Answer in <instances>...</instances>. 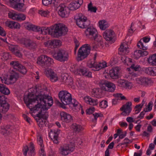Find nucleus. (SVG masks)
Returning <instances> with one entry per match:
<instances>
[{
    "instance_id": "nucleus-1",
    "label": "nucleus",
    "mask_w": 156,
    "mask_h": 156,
    "mask_svg": "<svg viewBox=\"0 0 156 156\" xmlns=\"http://www.w3.org/2000/svg\"><path fill=\"white\" fill-rule=\"evenodd\" d=\"M23 99L27 107L34 112L48 110L53 103L52 97L45 94H39L35 97L34 94L29 93L27 95L24 96Z\"/></svg>"
},
{
    "instance_id": "nucleus-2",
    "label": "nucleus",
    "mask_w": 156,
    "mask_h": 156,
    "mask_svg": "<svg viewBox=\"0 0 156 156\" xmlns=\"http://www.w3.org/2000/svg\"><path fill=\"white\" fill-rule=\"evenodd\" d=\"M68 29L64 24L62 23L56 24L54 27L49 28L42 27L41 34L46 35L47 34L54 37L58 38L67 34Z\"/></svg>"
},
{
    "instance_id": "nucleus-3",
    "label": "nucleus",
    "mask_w": 156,
    "mask_h": 156,
    "mask_svg": "<svg viewBox=\"0 0 156 156\" xmlns=\"http://www.w3.org/2000/svg\"><path fill=\"white\" fill-rule=\"evenodd\" d=\"M59 98L62 102L61 106L62 108H65L66 105H71L73 107H76L78 104V102L75 99H72L71 94L67 91L62 90L58 94Z\"/></svg>"
},
{
    "instance_id": "nucleus-4",
    "label": "nucleus",
    "mask_w": 156,
    "mask_h": 156,
    "mask_svg": "<svg viewBox=\"0 0 156 156\" xmlns=\"http://www.w3.org/2000/svg\"><path fill=\"white\" fill-rule=\"evenodd\" d=\"M74 20L76 21V25L80 28H87L90 26V21L82 13H80L75 16Z\"/></svg>"
},
{
    "instance_id": "nucleus-5",
    "label": "nucleus",
    "mask_w": 156,
    "mask_h": 156,
    "mask_svg": "<svg viewBox=\"0 0 156 156\" xmlns=\"http://www.w3.org/2000/svg\"><path fill=\"white\" fill-rule=\"evenodd\" d=\"M92 47L89 44H85L79 49L78 52V60L81 61L86 58L90 53Z\"/></svg>"
},
{
    "instance_id": "nucleus-6",
    "label": "nucleus",
    "mask_w": 156,
    "mask_h": 156,
    "mask_svg": "<svg viewBox=\"0 0 156 156\" xmlns=\"http://www.w3.org/2000/svg\"><path fill=\"white\" fill-rule=\"evenodd\" d=\"M53 57L56 60L61 62H64L68 60L69 55L66 50L59 49L53 54Z\"/></svg>"
},
{
    "instance_id": "nucleus-7",
    "label": "nucleus",
    "mask_w": 156,
    "mask_h": 156,
    "mask_svg": "<svg viewBox=\"0 0 156 156\" xmlns=\"http://www.w3.org/2000/svg\"><path fill=\"white\" fill-rule=\"evenodd\" d=\"M101 88L102 90L109 92H113L115 90V85L106 80H102L99 82Z\"/></svg>"
},
{
    "instance_id": "nucleus-8",
    "label": "nucleus",
    "mask_w": 156,
    "mask_h": 156,
    "mask_svg": "<svg viewBox=\"0 0 156 156\" xmlns=\"http://www.w3.org/2000/svg\"><path fill=\"white\" fill-rule=\"evenodd\" d=\"M17 41L18 43L22 44L30 49H34L37 47V44L35 42L24 37L17 38Z\"/></svg>"
},
{
    "instance_id": "nucleus-9",
    "label": "nucleus",
    "mask_w": 156,
    "mask_h": 156,
    "mask_svg": "<svg viewBox=\"0 0 156 156\" xmlns=\"http://www.w3.org/2000/svg\"><path fill=\"white\" fill-rule=\"evenodd\" d=\"M37 63L41 66H49L54 63L51 58L46 55H42L37 58Z\"/></svg>"
},
{
    "instance_id": "nucleus-10",
    "label": "nucleus",
    "mask_w": 156,
    "mask_h": 156,
    "mask_svg": "<svg viewBox=\"0 0 156 156\" xmlns=\"http://www.w3.org/2000/svg\"><path fill=\"white\" fill-rule=\"evenodd\" d=\"M75 149V146L73 143L69 144H65L61 146L59 150L61 154L63 155H67L73 152Z\"/></svg>"
},
{
    "instance_id": "nucleus-11",
    "label": "nucleus",
    "mask_w": 156,
    "mask_h": 156,
    "mask_svg": "<svg viewBox=\"0 0 156 156\" xmlns=\"http://www.w3.org/2000/svg\"><path fill=\"white\" fill-rule=\"evenodd\" d=\"M91 40H94L96 42L90 45L92 47L93 50H96L98 48H102L104 46L102 37L98 34Z\"/></svg>"
},
{
    "instance_id": "nucleus-12",
    "label": "nucleus",
    "mask_w": 156,
    "mask_h": 156,
    "mask_svg": "<svg viewBox=\"0 0 156 156\" xmlns=\"http://www.w3.org/2000/svg\"><path fill=\"white\" fill-rule=\"evenodd\" d=\"M87 66L90 68H92L94 71H97L107 67V63L104 61L100 62L98 64L96 62H90L87 63Z\"/></svg>"
},
{
    "instance_id": "nucleus-13",
    "label": "nucleus",
    "mask_w": 156,
    "mask_h": 156,
    "mask_svg": "<svg viewBox=\"0 0 156 156\" xmlns=\"http://www.w3.org/2000/svg\"><path fill=\"white\" fill-rule=\"evenodd\" d=\"M10 65L14 69H16L23 75L25 74L27 72L25 67L20 64L18 61H12L10 62Z\"/></svg>"
},
{
    "instance_id": "nucleus-14",
    "label": "nucleus",
    "mask_w": 156,
    "mask_h": 156,
    "mask_svg": "<svg viewBox=\"0 0 156 156\" xmlns=\"http://www.w3.org/2000/svg\"><path fill=\"white\" fill-rule=\"evenodd\" d=\"M59 8L58 13L62 17H67L70 13V9L68 7H66L64 4H61L58 7Z\"/></svg>"
},
{
    "instance_id": "nucleus-15",
    "label": "nucleus",
    "mask_w": 156,
    "mask_h": 156,
    "mask_svg": "<svg viewBox=\"0 0 156 156\" xmlns=\"http://www.w3.org/2000/svg\"><path fill=\"white\" fill-rule=\"evenodd\" d=\"M30 145L29 147L27 146L24 147L23 149V154L24 156H27V153L29 156H34L35 154V149L33 144L32 142L30 143Z\"/></svg>"
},
{
    "instance_id": "nucleus-16",
    "label": "nucleus",
    "mask_w": 156,
    "mask_h": 156,
    "mask_svg": "<svg viewBox=\"0 0 156 156\" xmlns=\"http://www.w3.org/2000/svg\"><path fill=\"white\" fill-rule=\"evenodd\" d=\"M103 36L106 41H109L111 43H113L115 41L114 38L115 33L112 30H106L104 33Z\"/></svg>"
},
{
    "instance_id": "nucleus-17",
    "label": "nucleus",
    "mask_w": 156,
    "mask_h": 156,
    "mask_svg": "<svg viewBox=\"0 0 156 156\" xmlns=\"http://www.w3.org/2000/svg\"><path fill=\"white\" fill-rule=\"evenodd\" d=\"M132 105L131 102H128L123 105L120 108V110L123 111L121 114L124 116L128 115L132 110Z\"/></svg>"
},
{
    "instance_id": "nucleus-18",
    "label": "nucleus",
    "mask_w": 156,
    "mask_h": 156,
    "mask_svg": "<svg viewBox=\"0 0 156 156\" xmlns=\"http://www.w3.org/2000/svg\"><path fill=\"white\" fill-rule=\"evenodd\" d=\"M10 6L16 10L21 11L24 4L20 2V0H9Z\"/></svg>"
},
{
    "instance_id": "nucleus-19",
    "label": "nucleus",
    "mask_w": 156,
    "mask_h": 156,
    "mask_svg": "<svg viewBox=\"0 0 156 156\" xmlns=\"http://www.w3.org/2000/svg\"><path fill=\"white\" fill-rule=\"evenodd\" d=\"M46 76L53 82L58 80V77L57 74L51 69H48L45 70Z\"/></svg>"
},
{
    "instance_id": "nucleus-20",
    "label": "nucleus",
    "mask_w": 156,
    "mask_h": 156,
    "mask_svg": "<svg viewBox=\"0 0 156 156\" xmlns=\"http://www.w3.org/2000/svg\"><path fill=\"white\" fill-rule=\"evenodd\" d=\"M61 44V42L59 40H48L44 43L45 47L52 48H55Z\"/></svg>"
},
{
    "instance_id": "nucleus-21",
    "label": "nucleus",
    "mask_w": 156,
    "mask_h": 156,
    "mask_svg": "<svg viewBox=\"0 0 156 156\" xmlns=\"http://www.w3.org/2000/svg\"><path fill=\"white\" fill-rule=\"evenodd\" d=\"M85 34L88 37L92 39L97 35L98 32L96 29L93 26H90L85 30Z\"/></svg>"
},
{
    "instance_id": "nucleus-22",
    "label": "nucleus",
    "mask_w": 156,
    "mask_h": 156,
    "mask_svg": "<svg viewBox=\"0 0 156 156\" xmlns=\"http://www.w3.org/2000/svg\"><path fill=\"white\" fill-rule=\"evenodd\" d=\"M9 18L12 19L19 21L24 20L26 19V16L23 14H16L15 13L10 12L8 15Z\"/></svg>"
},
{
    "instance_id": "nucleus-23",
    "label": "nucleus",
    "mask_w": 156,
    "mask_h": 156,
    "mask_svg": "<svg viewBox=\"0 0 156 156\" xmlns=\"http://www.w3.org/2000/svg\"><path fill=\"white\" fill-rule=\"evenodd\" d=\"M9 49L16 56L19 57H22V55L20 52L22 48L18 45H10L9 47Z\"/></svg>"
},
{
    "instance_id": "nucleus-24",
    "label": "nucleus",
    "mask_w": 156,
    "mask_h": 156,
    "mask_svg": "<svg viewBox=\"0 0 156 156\" xmlns=\"http://www.w3.org/2000/svg\"><path fill=\"white\" fill-rule=\"evenodd\" d=\"M60 119L62 122L66 123L71 122L73 120L72 116L69 114L64 112H60Z\"/></svg>"
},
{
    "instance_id": "nucleus-25",
    "label": "nucleus",
    "mask_w": 156,
    "mask_h": 156,
    "mask_svg": "<svg viewBox=\"0 0 156 156\" xmlns=\"http://www.w3.org/2000/svg\"><path fill=\"white\" fill-rule=\"evenodd\" d=\"M10 105L5 100H4L0 103V113H5L9 110Z\"/></svg>"
},
{
    "instance_id": "nucleus-26",
    "label": "nucleus",
    "mask_w": 156,
    "mask_h": 156,
    "mask_svg": "<svg viewBox=\"0 0 156 156\" xmlns=\"http://www.w3.org/2000/svg\"><path fill=\"white\" fill-rule=\"evenodd\" d=\"M119 69L118 67L113 68L110 70L109 74L110 76L113 79H117L119 78Z\"/></svg>"
},
{
    "instance_id": "nucleus-27",
    "label": "nucleus",
    "mask_w": 156,
    "mask_h": 156,
    "mask_svg": "<svg viewBox=\"0 0 156 156\" xmlns=\"http://www.w3.org/2000/svg\"><path fill=\"white\" fill-rule=\"evenodd\" d=\"M24 26L27 30L36 32H40L41 34L42 27L41 28L30 23H26L24 24Z\"/></svg>"
},
{
    "instance_id": "nucleus-28",
    "label": "nucleus",
    "mask_w": 156,
    "mask_h": 156,
    "mask_svg": "<svg viewBox=\"0 0 156 156\" xmlns=\"http://www.w3.org/2000/svg\"><path fill=\"white\" fill-rule=\"evenodd\" d=\"M38 144L40 146L41 149L39 151L40 156H46V154L44 149V145L43 144L42 138L39 136L37 137Z\"/></svg>"
},
{
    "instance_id": "nucleus-29",
    "label": "nucleus",
    "mask_w": 156,
    "mask_h": 156,
    "mask_svg": "<svg viewBox=\"0 0 156 156\" xmlns=\"http://www.w3.org/2000/svg\"><path fill=\"white\" fill-rule=\"evenodd\" d=\"M7 26L11 29H19L20 25L17 22L14 21H9L6 22Z\"/></svg>"
},
{
    "instance_id": "nucleus-30",
    "label": "nucleus",
    "mask_w": 156,
    "mask_h": 156,
    "mask_svg": "<svg viewBox=\"0 0 156 156\" xmlns=\"http://www.w3.org/2000/svg\"><path fill=\"white\" fill-rule=\"evenodd\" d=\"M79 73L85 76L88 77H91L92 73L91 72L88 71L87 69L85 68H82L79 69L78 72Z\"/></svg>"
},
{
    "instance_id": "nucleus-31",
    "label": "nucleus",
    "mask_w": 156,
    "mask_h": 156,
    "mask_svg": "<svg viewBox=\"0 0 156 156\" xmlns=\"http://www.w3.org/2000/svg\"><path fill=\"white\" fill-rule=\"evenodd\" d=\"M134 54L136 58H139L141 56L147 55L148 54V53L145 50H137L134 52Z\"/></svg>"
},
{
    "instance_id": "nucleus-32",
    "label": "nucleus",
    "mask_w": 156,
    "mask_h": 156,
    "mask_svg": "<svg viewBox=\"0 0 156 156\" xmlns=\"http://www.w3.org/2000/svg\"><path fill=\"white\" fill-rule=\"evenodd\" d=\"M146 73L153 76H156V67H148L145 68L144 70Z\"/></svg>"
},
{
    "instance_id": "nucleus-33",
    "label": "nucleus",
    "mask_w": 156,
    "mask_h": 156,
    "mask_svg": "<svg viewBox=\"0 0 156 156\" xmlns=\"http://www.w3.org/2000/svg\"><path fill=\"white\" fill-rule=\"evenodd\" d=\"M60 130L58 129L57 131L54 130L53 131H51V133L53 135V139H52L53 142L55 144H58L59 142L58 140V136L60 133Z\"/></svg>"
},
{
    "instance_id": "nucleus-34",
    "label": "nucleus",
    "mask_w": 156,
    "mask_h": 156,
    "mask_svg": "<svg viewBox=\"0 0 156 156\" xmlns=\"http://www.w3.org/2000/svg\"><path fill=\"white\" fill-rule=\"evenodd\" d=\"M19 77V73L12 70L9 75V79L11 81H16Z\"/></svg>"
},
{
    "instance_id": "nucleus-35",
    "label": "nucleus",
    "mask_w": 156,
    "mask_h": 156,
    "mask_svg": "<svg viewBox=\"0 0 156 156\" xmlns=\"http://www.w3.org/2000/svg\"><path fill=\"white\" fill-rule=\"evenodd\" d=\"M62 81L67 85H72L73 83V80L72 78L68 76H64L62 77Z\"/></svg>"
},
{
    "instance_id": "nucleus-36",
    "label": "nucleus",
    "mask_w": 156,
    "mask_h": 156,
    "mask_svg": "<svg viewBox=\"0 0 156 156\" xmlns=\"http://www.w3.org/2000/svg\"><path fill=\"white\" fill-rule=\"evenodd\" d=\"M0 92L5 95H8L10 93L9 90L3 84H0Z\"/></svg>"
},
{
    "instance_id": "nucleus-37",
    "label": "nucleus",
    "mask_w": 156,
    "mask_h": 156,
    "mask_svg": "<svg viewBox=\"0 0 156 156\" xmlns=\"http://www.w3.org/2000/svg\"><path fill=\"white\" fill-rule=\"evenodd\" d=\"M149 64L152 66H156V54H153L150 56L148 59Z\"/></svg>"
},
{
    "instance_id": "nucleus-38",
    "label": "nucleus",
    "mask_w": 156,
    "mask_h": 156,
    "mask_svg": "<svg viewBox=\"0 0 156 156\" xmlns=\"http://www.w3.org/2000/svg\"><path fill=\"white\" fill-rule=\"evenodd\" d=\"M80 6V5L77 3L76 1H73L69 5V7L70 10H75L77 9Z\"/></svg>"
},
{
    "instance_id": "nucleus-39",
    "label": "nucleus",
    "mask_w": 156,
    "mask_h": 156,
    "mask_svg": "<svg viewBox=\"0 0 156 156\" xmlns=\"http://www.w3.org/2000/svg\"><path fill=\"white\" fill-rule=\"evenodd\" d=\"M71 128L74 131L79 133L83 129L82 126L76 123H73L71 126Z\"/></svg>"
},
{
    "instance_id": "nucleus-40",
    "label": "nucleus",
    "mask_w": 156,
    "mask_h": 156,
    "mask_svg": "<svg viewBox=\"0 0 156 156\" xmlns=\"http://www.w3.org/2000/svg\"><path fill=\"white\" fill-rule=\"evenodd\" d=\"M127 47V45L125 44L124 45L123 44H122L119 49V51L124 54H127L129 52V48Z\"/></svg>"
},
{
    "instance_id": "nucleus-41",
    "label": "nucleus",
    "mask_w": 156,
    "mask_h": 156,
    "mask_svg": "<svg viewBox=\"0 0 156 156\" xmlns=\"http://www.w3.org/2000/svg\"><path fill=\"white\" fill-rule=\"evenodd\" d=\"M10 126H3L1 130V133L3 135L6 136L9 134L10 129H9Z\"/></svg>"
},
{
    "instance_id": "nucleus-42",
    "label": "nucleus",
    "mask_w": 156,
    "mask_h": 156,
    "mask_svg": "<svg viewBox=\"0 0 156 156\" xmlns=\"http://www.w3.org/2000/svg\"><path fill=\"white\" fill-rule=\"evenodd\" d=\"M36 116L38 117L42 118L44 120H47L48 117V113L47 112H43L41 111L39 112L38 114H37Z\"/></svg>"
},
{
    "instance_id": "nucleus-43",
    "label": "nucleus",
    "mask_w": 156,
    "mask_h": 156,
    "mask_svg": "<svg viewBox=\"0 0 156 156\" xmlns=\"http://www.w3.org/2000/svg\"><path fill=\"white\" fill-rule=\"evenodd\" d=\"M98 23L99 27L101 30H105L108 27V25L106 24V22L105 20L100 21Z\"/></svg>"
},
{
    "instance_id": "nucleus-44",
    "label": "nucleus",
    "mask_w": 156,
    "mask_h": 156,
    "mask_svg": "<svg viewBox=\"0 0 156 156\" xmlns=\"http://www.w3.org/2000/svg\"><path fill=\"white\" fill-rule=\"evenodd\" d=\"M1 79V81L3 83H4L7 85H9L11 83L9 81L10 80L7 78V76H2L0 77Z\"/></svg>"
},
{
    "instance_id": "nucleus-45",
    "label": "nucleus",
    "mask_w": 156,
    "mask_h": 156,
    "mask_svg": "<svg viewBox=\"0 0 156 156\" xmlns=\"http://www.w3.org/2000/svg\"><path fill=\"white\" fill-rule=\"evenodd\" d=\"M150 80L146 77H141L140 79V81L142 85L147 84L149 82Z\"/></svg>"
},
{
    "instance_id": "nucleus-46",
    "label": "nucleus",
    "mask_w": 156,
    "mask_h": 156,
    "mask_svg": "<svg viewBox=\"0 0 156 156\" xmlns=\"http://www.w3.org/2000/svg\"><path fill=\"white\" fill-rule=\"evenodd\" d=\"M88 10L91 12H96L97 9L96 7H93L92 3L91 2L88 5Z\"/></svg>"
},
{
    "instance_id": "nucleus-47",
    "label": "nucleus",
    "mask_w": 156,
    "mask_h": 156,
    "mask_svg": "<svg viewBox=\"0 0 156 156\" xmlns=\"http://www.w3.org/2000/svg\"><path fill=\"white\" fill-rule=\"evenodd\" d=\"M121 59L125 64H128V62L131 63L132 62V59L127 58L125 56H123L121 57Z\"/></svg>"
},
{
    "instance_id": "nucleus-48",
    "label": "nucleus",
    "mask_w": 156,
    "mask_h": 156,
    "mask_svg": "<svg viewBox=\"0 0 156 156\" xmlns=\"http://www.w3.org/2000/svg\"><path fill=\"white\" fill-rule=\"evenodd\" d=\"M130 68L135 71H139L141 70V67L140 65L134 64L131 65Z\"/></svg>"
},
{
    "instance_id": "nucleus-49",
    "label": "nucleus",
    "mask_w": 156,
    "mask_h": 156,
    "mask_svg": "<svg viewBox=\"0 0 156 156\" xmlns=\"http://www.w3.org/2000/svg\"><path fill=\"white\" fill-rule=\"evenodd\" d=\"M42 118L38 117L37 119H36L37 122H39L38 125L40 127H42L45 124L46 122V121H45L46 120H42Z\"/></svg>"
},
{
    "instance_id": "nucleus-50",
    "label": "nucleus",
    "mask_w": 156,
    "mask_h": 156,
    "mask_svg": "<svg viewBox=\"0 0 156 156\" xmlns=\"http://www.w3.org/2000/svg\"><path fill=\"white\" fill-rule=\"evenodd\" d=\"M39 13L42 16L44 17H47L49 15L50 13L49 12L48 10H39Z\"/></svg>"
},
{
    "instance_id": "nucleus-51",
    "label": "nucleus",
    "mask_w": 156,
    "mask_h": 156,
    "mask_svg": "<svg viewBox=\"0 0 156 156\" xmlns=\"http://www.w3.org/2000/svg\"><path fill=\"white\" fill-rule=\"evenodd\" d=\"M137 46L139 48L143 50H146L147 49V47L144 46L143 43L141 41V39L137 43Z\"/></svg>"
},
{
    "instance_id": "nucleus-52",
    "label": "nucleus",
    "mask_w": 156,
    "mask_h": 156,
    "mask_svg": "<svg viewBox=\"0 0 156 156\" xmlns=\"http://www.w3.org/2000/svg\"><path fill=\"white\" fill-rule=\"evenodd\" d=\"M99 106L102 108H106L108 106V102L106 100L102 101L99 105Z\"/></svg>"
},
{
    "instance_id": "nucleus-53",
    "label": "nucleus",
    "mask_w": 156,
    "mask_h": 156,
    "mask_svg": "<svg viewBox=\"0 0 156 156\" xmlns=\"http://www.w3.org/2000/svg\"><path fill=\"white\" fill-rule=\"evenodd\" d=\"M70 70L72 72L75 73L76 72H78L79 69H78L77 65L76 64L72 65L70 67Z\"/></svg>"
},
{
    "instance_id": "nucleus-54",
    "label": "nucleus",
    "mask_w": 156,
    "mask_h": 156,
    "mask_svg": "<svg viewBox=\"0 0 156 156\" xmlns=\"http://www.w3.org/2000/svg\"><path fill=\"white\" fill-rule=\"evenodd\" d=\"M89 104L91 105L94 106L97 105L98 104V102L97 99H94L91 98Z\"/></svg>"
},
{
    "instance_id": "nucleus-55",
    "label": "nucleus",
    "mask_w": 156,
    "mask_h": 156,
    "mask_svg": "<svg viewBox=\"0 0 156 156\" xmlns=\"http://www.w3.org/2000/svg\"><path fill=\"white\" fill-rule=\"evenodd\" d=\"M95 108L93 107H90L89 109L86 110V112L87 114H91L94 113L95 111Z\"/></svg>"
},
{
    "instance_id": "nucleus-56",
    "label": "nucleus",
    "mask_w": 156,
    "mask_h": 156,
    "mask_svg": "<svg viewBox=\"0 0 156 156\" xmlns=\"http://www.w3.org/2000/svg\"><path fill=\"white\" fill-rule=\"evenodd\" d=\"M53 2V0H42V4L45 6H47Z\"/></svg>"
},
{
    "instance_id": "nucleus-57",
    "label": "nucleus",
    "mask_w": 156,
    "mask_h": 156,
    "mask_svg": "<svg viewBox=\"0 0 156 156\" xmlns=\"http://www.w3.org/2000/svg\"><path fill=\"white\" fill-rule=\"evenodd\" d=\"M114 96L115 97L117 98H120V100H127L126 98L124 96L122 95V94L121 93H117L114 94Z\"/></svg>"
},
{
    "instance_id": "nucleus-58",
    "label": "nucleus",
    "mask_w": 156,
    "mask_h": 156,
    "mask_svg": "<svg viewBox=\"0 0 156 156\" xmlns=\"http://www.w3.org/2000/svg\"><path fill=\"white\" fill-rule=\"evenodd\" d=\"M3 57L4 59L7 60L11 58V55L8 52H5L3 53Z\"/></svg>"
},
{
    "instance_id": "nucleus-59",
    "label": "nucleus",
    "mask_w": 156,
    "mask_h": 156,
    "mask_svg": "<svg viewBox=\"0 0 156 156\" xmlns=\"http://www.w3.org/2000/svg\"><path fill=\"white\" fill-rule=\"evenodd\" d=\"M152 104L150 102H149L147 105V108H145L143 111V112H150L152 110L151 107H150V106L151 105H152Z\"/></svg>"
},
{
    "instance_id": "nucleus-60",
    "label": "nucleus",
    "mask_w": 156,
    "mask_h": 156,
    "mask_svg": "<svg viewBox=\"0 0 156 156\" xmlns=\"http://www.w3.org/2000/svg\"><path fill=\"white\" fill-rule=\"evenodd\" d=\"M99 88H94L92 90V94H94V96L98 95L99 94Z\"/></svg>"
},
{
    "instance_id": "nucleus-61",
    "label": "nucleus",
    "mask_w": 156,
    "mask_h": 156,
    "mask_svg": "<svg viewBox=\"0 0 156 156\" xmlns=\"http://www.w3.org/2000/svg\"><path fill=\"white\" fill-rule=\"evenodd\" d=\"M132 142H130L129 140V139L126 137V138L123 140V142L121 144V145H125L126 144H128L131 143Z\"/></svg>"
},
{
    "instance_id": "nucleus-62",
    "label": "nucleus",
    "mask_w": 156,
    "mask_h": 156,
    "mask_svg": "<svg viewBox=\"0 0 156 156\" xmlns=\"http://www.w3.org/2000/svg\"><path fill=\"white\" fill-rule=\"evenodd\" d=\"M0 35L3 36H5L6 35V33L5 31L3 28L1 27H0Z\"/></svg>"
},
{
    "instance_id": "nucleus-63",
    "label": "nucleus",
    "mask_w": 156,
    "mask_h": 156,
    "mask_svg": "<svg viewBox=\"0 0 156 156\" xmlns=\"http://www.w3.org/2000/svg\"><path fill=\"white\" fill-rule=\"evenodd\" d=\"M93 115H94V119L95 120H97V118L99 117H101L103 116V115L102 114H101V113H95L93 114Z\"/></svg>"
},
{
    "instance_id": "nucleus-64",
    "label": "nucleus",
    "mask_w": 156,
    "mask_h": 156,
    "mask_svg": "<svg viewBox=\"0 0 156 156\" xmlns=\"http://www.w3.org/2000/svg\"><path fill=\"white\" fill-rule=\"evenodd\" d=\"M90 98L91 97L89 96H87L83 98V99L86 103L87 104H89Z\"/></svg>"
}]
</instances>
